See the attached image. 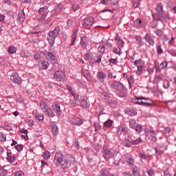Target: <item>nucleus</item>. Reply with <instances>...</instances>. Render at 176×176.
I'll list each match as a JSON object with an SVG mask.
<instances>
[{
    "label": "nucleus",
    "mask_w": 176,
    "mask_h": 176,
    "mask_svg": "<svg viewBox=\"0 0 176 176\" xmlns=\"http://www.w3.org/2000/svg\"><path fill=\"white\" fill-rule=\"evenodd\" d=\"M54 163L56 166H60L63 170H67L70 168L73 164H75V158L71 155L64 156L63 153H56Z\"/></svg>",
    "instance_id": "f257e3e1"
},
{
    "label": "nucleus",
    "mask_w": 176,
    "mask_h": 176,
    "mask_svg": "<svg viewBox=\"0 0 176 176\" xmlns=\"http://www.w3.org/2000/svg\"><path fill=\"white\" fill-rule=\"evenodd\" d=\"M60 31H61V28L60 26H56L54 30L48 32L47 36V41H48L50 46L53 47L54 45L56 38L60 34Z\"/></svg>",
    "instance_id": "f03ea898"
},
{
    "label": "nucleus",
    "mask_w": 176,
    "mask_h": 176,
    "mask_svg": "<svg viewBox=\"0 0 176 176\" xmlns=\"http://www.w3.org/2000/svg\"><path fill=\"white\" fill-rule=\"evenodd\" d=\"M112 87L115 89V90H117V91H119V96L120 97H126L127 96V92L124 91V85H123V83L114 81L112 84Z\"/></svg>",
    "instance_id": "7ed1b4c3"
},
{
    "label": "nucleus",
    "mask_w": 176,
    "mask_h": 176,
    "mask_svg": "<svg viewBox=\"0 0 176 176\" xmlns=\"http://www.w3.org/2000/svg\"><path fill=\"white\" fill-rule=\"evenodd\" d=\"M40 107L43 113H45L46 116H49V118H54V116H56L54 111L52 109V108L47 107L45 102H41Z\"/></svg>",
    "instance_id": "20e7f679"
},
{
    "label": "nucleus",
    "mask_w": 176,
    "mask_h": 176,
    "mask_svg": "<svg viewBox=\"0 0 176 176\" xmlns=\"http://www.w3.org/2000/svg\"><path fill=\"white\" fill-rule=\"evenodd\" d=\"M54 78L57 82H63L65 79V73L60 70L56 71L54 73Z\"/></svg>",
    "instance_id": "39448f33"
},
{
    "label": "nucleus",
    "mask_w": 176,
    "mask_h": 176,
    "mask_svg": "<svg viewBox=\"0 0 176 176\" xmlns=\"http://www.w3.org/2000/svg\"><path fill=\"white\" fill-rule=\"evenodd\" d=\"M52 109L54 111L55 113L59 118L61 115H63V111H61V107L60 104L57 102H54L52 103Z\"/></svg>",
    "instance_id": "423d86ee"
},
{
    "label": "nucleus",
    "mask_w": 176,
    "mask_h": 176,
    "mask_svg": "<svg viewBox=\"0 0 176 176\" xmlns=\"http://www.w3.org/2000/svg\"><path fill=\"white\" fill-rule=\"evenodd\" d=\"M6 160L8 162V163H10V164L14 163L16 162V156L12 153V151L9 148H7V157Z\"/></svg>",
    "instance_id": "0eeeda50"
},
{
    "label": "nucleus",
    "mask_w": 176,
    "mask_h": 176,
    "mask_svg": "<svg viewBox=\"0 0 176 176\" xmlns=\"http://www.w3.org/2000/svg\"><path fill=\"white\" fill-rule=\"evenodd\" d=\"M45 57L48 60V61H52V63L56 62V54L54 52H50L49 51H45Z\"/></svg>",
    "instance_id": "6e6552de"
},
{
    "label": "nucleus",
    "mask_w": 176,
    "mask_h": 176,
    "mask_svg": "<svg viewBox=\"0 0 176 176\" xmlns=\"http://www.w3.org/2000/svg\"><path fill=\"white\" fill-rule=\"evenodd\" d=\"M10 80L13 82V83H16V85H21V78L19 76L17 73H12L10 76Z\"/></svg>",
    "instance_id": "1a4fd4ad"
},
{
    "label": "nucleus",
    "mask_w": 176,
    "mask_h": 176,
    "mask_svg": "<svg viewBox=\"0 0 176 176\" xmlns=\"http://www.w3.org/2000/svg\"><path fill=\"white\" fill-rule=\"evenodd\" d=\"M80 105L82 106V107L85 109H90V101H89V99L86 97H84L80 99Z\"/></svg>",
    "instance_id": "9d476101"
},
{
    "label": "nucleus",
    "mask_w": 176,
    "mask_h": 176,
    "mask_svg": "<svg viewBox=\"0 0 176 176\" xmlns=\"http://www.w3.org/2000/svg\"><path fill=\"white\" fill-rule=\"evenodd\" d=\"M25 20V13L24 12V10H21L18 14V18L16 19L17 23L19 24H23L24 21Z\"/></svg>",
    "instance_id": "9b49d317"
},
{
    "label": "nucleus",
    "mask_w": 176,
    "mask_h": 176,
    "mask_svg": "<svg viewBox=\"0 0 176 176\" xmlns=\"http://www.w3.org/2000/svg\"><path fill=\"white\" fill-rule=\"evenodd\" d=\"M94 24V17H88L84 20L82 27L83 28H87V27L91 26Z\"/></svg>",
    "instance_id": "f8f14e48"
},
{
    "label": "nucleus",
    "mask_w": 176,
    "mask_h": 176,
    "mask_svg": "<svg viewBox=\"0 0 176 176\" xmlns=\"http://www.w3.org/2000/svg\"><path fill=\"white\" fill-rule=\"evenodd\" d=\"M128 131L127 126L124 124H120L118 126V134L119 135H122V134H126Z\"/></svg>",
    "instance_id": "ddd939ff"
},
{
    "label": "nucleus",
    "mask_w": 176,
    "mask_h": 176,
    "mask_svg": "<svg viewBox=\"0 0 176 176\" xmlns=\"http://www.w3.org/2000/svg\"><path fill=\"white\" fill-rule=\"evenodd\" d=\"M50 127L51 129L53 135H57L58 134V126L56 125L54 122H50Z\"/></svg>",
    "instance_id": "4468645a"
},
{
    "label": "nucleus",
    "mask_w": 176,
    "mask_h": 176,
    "mask_svg": "<svg viewBox=\"0 0 176 176\" xmlns=\"http://www.w3.org/2000/svg\"><path fill=\"white\" fill-rule=\"evenodd\" d=\"M103 157L105 159L107 162H109V159H111V151L108 149L107 147H103Z\"/></svg>",
    "instance_id": "2eb2a0df"
},
{
    "label": "nucleus",
    "mask_w": 176,
    "mask_h": 176,
    "mask_svg": "<svg viewBox=\"0 0 176 176\" xmlns=\"http://www.w3.org/2000/svg\"><path fill=\"white\" fill-rule=\"evenodd\" d=\"M70 122L74 126H82V124L83 123V120L79 118H74L72 120H70Z\"/></svg>",
    "instance_id": "dca6fc26"
},
{
    "label": "nucleus",
    "mask_w": 176,
    "mask_h": 176,
    "mask_svg": "<svg viewBox=\"0 0 176 176\" xmlns=\"http://www.w3.org/2000/svg\"><path fill=\"white\" fill-rule=\"evenodd\" d=\"M136 104H139L140 105H151L149 102H148V99L141 96L140 98H138V101Z\"/></svg>",
    "instance_id": "f3484780"
},
{
    "label": "nucleus",
    "mask_w": 176,
    "mask_h": 176,
    "mask_svg": "<svg viewBox=\"0 0 176 176\" xmlns=\"http://www.w3.org/2000/svg\"><path fill=\"white\" fill-rule=\"evenodd\" d=\"M156 72H160L162 69H166L167 68V62L162 63L159 66L155 67Z\"/></svg>",
    "instance_id": "a211bd4d"
},
{
    "label": "nucleus",
    "mask_w": 176,
    "mask_h": 176,
    "mask_svg": "<svg viewBox=\"0 0 176 176\" xmlns=\"http://www.w3.org/2000/svg\"><path fill=\"white\" fill-rule=\"evenodd\" d=\"M156 12L159 17L161 16L162 14L164 13V11H163V4H162V3L157 4Z\"/></svg>",
    "instance_id": "6ab92c4d"
},
{
    "label": "nucleus",
    "mask_w": 176,
    "mask_h": 176,
    "mask_svg": "<svg viewBox=\"0 0 176 176\" xmlns=\"http://www.w3.org/2000/svg\"><path fill=\"white\" fill-rule=\"evenodd\" d=\"M125 113L131 117L135 116L137 115V110L134 109H126Z\"/></svg>",
    "instance_id": "aec40b11"
},
{
    "label": "nucleus",
    "mask_w": 176,
    "mask_h": 176,
    "mask_svg": "<svg viewBox=\"0 0 176 176\" xmlns=\"http://www.w3.org/2000/svg\"><path fill=\"white\" fill-rule=\"evenodd\" d=\"M80 45L82 47H86L89 45V38L87 36L81 37Z\"/></svg>",
    "instance_id": "412c9836"
},
{
    "label": "nucleus",
    "mask_w": 176,
    "mask_h": 176,
    "mask_svg": "<svg viewBox=\"0 0 176 176\" xmlns=\"http://www.w3.org/2000/svg\"><path fill=\"white\" fill-rule=\"evenodd\" d=\"M38 67L41 69H47V67H49V62L40 60L38 62Z\"/></svg>",
    "instance_id": "4be33fe9"
},
{
    "label": "nucleus",
    "mask_w": 176,
    "mask_h": 176,
    "mask_svg": "<svg viewBox=\"0 0 176 176\" xmlns=\"http://www.w3.org/2000/svg\"><path fill=\"white\" fill-rule=\"evenodd\" d=\"M105 76H106L105 73L102 72H98L97 74V78L98 80L100 81L101 83L104 82V79H105Z\"/></svg>",
    "instance_id": "5701e85b"
},
{
    "label": "nucleus",
    "mask_w": 176,
    "mask_h": 176,
    "mask_svg": "<svg viewBox=\"0 0 176 176\" xmlns=\"http://www.w3.org/2000/svg\"><path fill=\"white\" fill-rule=\"evenodd\" d=\"M102 58V55L97 54L95 53V55H94V58L92 60H94V63L100 64L101 63Z\"/></svg>",
    "instance_id": "b1692460"
},
{
    "label": "nucleus",
    "mask_w": 176,
    "mask_h": 176,
    "mask_svg": "<svg viewBox=\"0 0 176 176\" xmlns=\"http://www.w3.org/2000/svg\"><path fill=\"white\" fill-rule=\"evenodd\" d=\"M144 38L149 45H151V46H153L155 45V41H153V38L151 37V34H146Z\"/></svg>",
    "instance_id": "393cba45"
},
{
    "label": "nucleus",
    "mask_w": 176,
    "mask_h": 176,
    "mask_svg": "<svg viewBox=\"0 0 176 176\" xmlns=\"http://www.w3.org/2000/svg\"><path fill=\"white\" fill-rule=\"evenodd\" d=\"M76 35H78V30L75 29L73 30V34L72 35V43L70 44V46H74V43H75V41H76Z\"/></svg>",
    "instance_id": "a878e982"
},
{
    "label": "nucleus",
    "mask_w": 176,
    "mask_h": 176,
    "mask_svg": "<svg viewBox=\"0 0 176 176\" xmlns=\"http://www.w3.org/2000/svg\"><path fill=\"white\" fill-rule=\"evenodd\" d=\"M43 57H45V52H38L34 55L35 60H42Z\"/></svg>",
    "instance_id": "bb28decb"
},
{
    "label": "nucleus",
    "mask_w": 176,
    "mask_h": 176,
    "mask_svg": "<svg viewBox=\"0 0 176 176\" xmlns=\"http://www.w3.org/2000/svg\"><path fill=\"white\" fill-rule=\"evenodd\" d=\"M147 137L149 140H153V138H155V131L152 129H148L147 132Z\"/></svg>",
    "instance_id": "cd10ccee"
},
{
    "label": "nucleus",
    "mask_w": 176,
    "mask_h": 176,
    "mask_svg": "<svg viewBox=\"0 0 176 176\" xmlns=\"http://www.w3.org/2000/svg\"><path fill=\"white\" fill-rule=\"evenodd\" d=\"M8 52L9 54H14L17 52V47L10 45L8 49Z\"/></svg>",
    "instance_id": "c85d7f7f"
},
{
    "label": "nucleus",
    "mask_w": 176,
    "mask_h": 176,
    "mask_svg": "<svg viewBox=\"0 0 176 176\" xmlns=\"http://www.w3.org/2000/svg\"><path fill=\"white\" fill-rule=\"evenodd\" d=\"M120 0H110V5H111L112 8L115 9V8H118L119 6V1Z\"/></svg>",
    "instance_id": "c756f323"
},
{
    "label": "nucleus",
    "mask_w": 176,
    "mask_h": 176,
    "mask_svg": "<svg viewBox=\"0 0 176 176\" xmlns=\"http://www.w3.org/2000/svg\"><path fill=\"white\" fill-rule=\"evenodd\" d=\"M133 175L134 176H141V173H140V168L137 166L133 167Z\"/></svg>",
    "instance_id": "7c9ffc66"
},
{
    "label": "nucleus",
    "mask_w": 176,
    "mask_h": 176,
    "mask_svg": "<svg viewBox=\"0 0 176 176\" xmlns=\"http://www.w3.org/2000/svg\"><path fill=\"white\" fill-rule=\"evenodd\" d=\"M142 142V138L141 137H139L136 140H131V144L132 145H138Z\"/></svg>",
    "instance_id": "2f4dec72"
},
{
    "label": "nucleus",
    "mask_w": 176,
    "mask_h": 176,
    "mask_svg": "<svg viewBox=\"0 0 176 176\" xmlns=\"http://www.w3.org/2000/svg\"><path fill=\"white\" fill-rule=\"evenodd\" d=\"M112 124H113V120H108L104 123V127H106L107 129H108L109 127H112Z\"/></svg>",
    "instance_id": "473e14b6"
},
{
    "label": "nucleus",
    "mask_w": 176,
    "mask_h": 176,
    "mask_svg": "<svg viewBox=\"0 0 176 176\" xmlns=\"http://www.w3.org/2000/svg\"><path fill=\"white\" fill-rule=\"evenodd\" d=\"M41 16L40 18H38V21L41 23H43V24H49V22L46 21V20L45 19H46V14H41Z\"/></svg>",
    "instance_id": "72a5a7b5"
},
{
    "label": "nucleus",
    "mask_w": 176,
    "mask_h": 176,
    "mask_svg": "<svg viewBox=\"0 0 176 176\" xmlns=\"http://www.w3.org/2000/svg\"><path fill=\"white\" fill-rule=\"evenodd\" d=\"M95 54L96 53H92V52H90V51H88L85 54V56L87 60H93V58H94Z\"/></svg>",
    "instance_id": "f704fd0d"
},
{
    "label": "nucleus",
    "mask_w": 176,
    "mask_h": 176,
    "mask_svg": "<svg viewBox=\"0 0 176 176\" xmlns=\"http://www.w3.org/2000/svg\"><path fill=\"white\" fill-rule=\"evenodd\" d=\"M134 82H135L134 77H133V76H129L128 78L129 89H131L133 87V85H134Z\"/></svg>",
    "instance_id": "c9c22d12"
},
{
    "label": "nucleus",
    "mask_w": 176,
    "mask_h": 176,
    "mask_svg": "<svg viewBox=\"0 0 176 176\" xmlns=\"http://www.w3.org/2000/svg\"><path fill=\"white\" fill-rule=\"evenodd\" d=\"M99 176H109V172L107 169H101L99 172Z\"/></svg>",
    "instance_id": "e433bc0d"
},
{
    "label": "nucleus",
    "mask_w": 176,
    "mask_h": 176,
    "mask_svg": "<svg viewBox=\"0 0 176 176\" xmlns=\"http://www.w3.org/2000/svg\"><path fill=\"white\" fill-rule=\"evenodd\" d=\"M138 124H137V121H135V120H131L129 121V126L131 129H135Z\"/></svg>",
    "instance_id": "4c0bfd02"
},
{
    "label": "nucleus",
    "mask_w": 176,
    "mask_h": 176,
    "mask_svg": "<svg viewBox=\"0 0 176 176\" xmlns=\"http://www.w3.org/2000/svg\"><path fill=\"white\" fill-rule=\"evenodd\" d=\"M116 155H118V152L115 151L113 154V157L114 159V164L115 166H119L120 163V160H116Z\"/></svg>",
    "instance_id": "58836bf2"
},
{
    "label": "nucleus",
    "mask_w": 176,
    "mask_h": 176,
    "mask_svg": "<svg viewBox=\"0 0 176 176\" xmlns=\"http://www.w3.org/2000/svg\"><path fill=\"white\" fill-rule=\"evenodd\" d=\"M113 52L115 54H118V56H120V54H122V50L120 49V47H114L113 50Z\"/></svg>",
    "instance_id": "ea45409f"
},
{
    "label": "nucleus",
    "mask_w": 176,
    "mask_h": 176,
    "mask_svg": "<svg viewBox=\"0 0 176 176\" xmlns=\"http://www.w3.org/2000/svg\"><path fill=\"white\" fill-rule=\"evenodd\" d=\"M0 141L1 142H5L6 141V134L3 132H0Z\"/></svg>",
    "instance_id": "a19ab883"
},
{
    "label": "nucleus",
    "mask_w": 176,
    "mask_h": 176,
    "mask_svg": "<svg viewBox=\"0 0 176 176\" xmlns=\"http://www.w3.org/2000/svg\"><path fill=\"white\" fill-rule=\"evenodd\" d=\"M36 120H39L40 122H43L45 119V116L43 114H38L35 116Z\"/></svg>",
    "instance_id": "79ce46f5"
},
{
    "label": "nucleus",
    "mask_w": 176,
    "mask_h": 176,
    "mask_svg": "<svg viewBox=\"0 0 176 176\" xmlns=\"http://www.w3.org/2000/svg\"><path fill=\"white\" fill-rule=\"evenodd\" d=\"M47 10V6H44L38 10L39 14H45V12Z\"/></svg>",
    "instance_id": "37998d69"
},
{
    "label": "nucleus",
    "mask_w": 176,
    "mask_h": 176,
    "mask_svg": "<svg viewBox=\"0 0 176 176\" xmlns=\"http://www.w3.org/2000/svg\"><path fill=\"white\" fill-rule=\"evenodd\" d=\"M123 144L124 146H126L127 148H130V146H131L132 145L131 141H130V140L129 139H125V141L124 142Z\"/></svg>",
    "instance_id": "c03bdc74"
},
{
    "label": "nucleus",
    "mask_w": 176,
    "mask_h": 176,
    "mask_svg": "<svg viewBox=\"0 0 176 176\" xmlns=\"http://www.w3.org/2000/svg\"><path fill=\"white\" fill-rule=\"evenodd\" d=\"M159 17H162V19H165V20H170V14H168V12H166V13L164 12Z\"/></svg>",
    "instance_id": "a18cd8bd"
},
{
    "label": "nucleus",
    "mask_w": 176,
    "mask_h": 176,
    "mask_svg": "<svg viewBox=\"0 0 176 176\" xmlns=\"http://www.w3.org/2000/svg\"><path fill=\"white\" fill-rule=\"evenodd\" d=\"M64 8V6L63 4H58L55 6V10L56 12H60V10H63V8Z\"/></svg>",
    "instance_id": "49530a36"
},
{
    "label": "nucleus",
    "mask_w": 176,
    "mask_h": 176,
    "mask_svg": "<svg viewBox=\"0 0 176 176\" xmlns=\"http://www.w3.org/2000/svg\"><path fill=\"white\" fill-rule=\"evenodd\" d=\"M135 130L137 133H139V134L142 131V126L140 124H137L136 126L135 127Z\"/></svg>",
    "instance_id": "de8ad7c7"
},
{
    "label": "nucleus",
    "mask_w": 176,
    "mask_h": 176,
    "mask_svg": "<svg viewBox=\"0 0 176 176\" xmlns=\"http://www.w3.org/2000/svg\"><path fill=\"white\" fill-rule=\"evenodd\" d=\"M117 43L120 48L123 47L124 46V41H123V40H122V38H119Z\"/></svg>",
    "instance_id": "09e8293b"
},
{
    "label": "nucleus",
    "mask_w": 176,
    "mask_h": 176,
    "mask_svg": "<svg viewBox=\"0 0 176 176\" xmlns=\"http://www.w3.org/2000/svg\"><path fill=\"white\" fill-rule=\"evenodd\" d=\"M109 63L113 64V65H118V58H110Z\"/></svg>",
    "instance_id": "8fccbe9b"
},
{
    "label": "nucleus",
    "mask_w": 176,
    "mask_h": 176,
    "mask_svg": "<svg viewBox=\"0 0 176 176\" xmlns=\"http://www.w3.org/2000/svg\"><path fill=\"white\" fill-rule=\"evenodd\" d=\"M102 98L103 100H108V98H109V94H108V93H107L105 91H102Z\"/></svg>",
    "instance_id": "3c124183"
},
{
    "label": "nucleus",
    "mask_w": 176,
    "mask_h": 176,
    "mask_svg": "<svg viewBox=\"0 0 176 176\" xmlns=\"http://www.w3.org/2000/svg\"><path fill=\"white\" fill-rule=\"evenodd\" d=\"M98 51L99 53H105V45H100L98 47Z\"/></svg>",
    "instance_id": "603ef678"
},
{
    "label": "nucleus",
    "mask_w": 176,
    "mask_h": 176,
    "mask_svg": "<svg viewBox=\"0 0 176 176\" xmlns=\"http://www.w3.org/2000/svg\"><path fill=\"white\" fill-rule=\"evenodd\" d=\"M43 157H44V159H45V160H47L50 159V152L45 151L44 153Z\"/></svg>",
    "instance_id": "864d4df0"
},
{
    "label": "nucleus",
    "mask_w": 176,
    "mask_h": 176,
    "mask_svg": "<svg viewBox=\"0 0 176 176\" xmlns=\"http://www.w3.org/2000/svg\"><path fill=\"white\" fill-rule=\"evenodd\" d=\"M133 8H137L140 5V0H132Z\"/></svg>",
    "instance_id": "5fc2aeb1"
},
{
    "label": "nucleus",
    "mask_w": 176,
    "mask_h": 176,
    "mask_svg": "<svg viewBox=\"0 0 176 176\" xmlns=\"http://www.w3.org/2000/svg\"><path fill=\"white\" fill-rule=\"evenodd\" d=\"M19 54L22 58L28 57V53L25 50L21 51Z\"/></svg>",
    "instance_id": "6e6d98bb"
},
{
    "label": "nucleus",
    "mask_w": 176,
    "mask_h": 176,
    "mask_svg": "<svg viewBox=\"0 0 176 176\" xmlns=\"http://www.w3.org/2000/svg\"><path fill=\"white\" fill-rule=\"evenodd\" d=\"M162 80H163V76L162 75H159L155 78V83H159Z\"/></svg>",
    "instance_id": "4d7b16f0"
},
{
    "label": "nucleus",
    "mask_w": 176,
    "mask_h": 176,
    "mask_svg": "<svg viewBox=\"0 0 176 176\" xmlns=\"http://www.w3.org/2000/svg\"><path fill=\"white\" fill-rule=\"evenodd\" d=\"M8 170L5 169H0V176H6Z\"/></svg>",
    "instance_id": "13d9d810"
},
{
    "label": "nucleus",
    "mask_w": 176,
    "mask_h": 176,
    "mask_svg": "<svg viewBox=\"0 0 176 176\" xmlns=\"http://www.w3.org/2000/svg\"><path fill=\"white\" fill-rule=\"evenodd\" d=\"M94 127H95V131H98L101 130V125H100L99 123H95Z\"/></svg>",
    "instance_id": "bf43d9fd"
},
{
    "label": "nucleus",
    "mask_w": 176,
    "mask_h": 176,
    "mask_svg": "<svg viewBox=\"0 0 176 176\" xmlns=\"http://www.w3.org/2000/svg\"><path fill=\"white\" fill-rule=\"evenodd\" d=\"M15 149H16L18 152H21V151H23V145L17 144L15 146Z\"/></svg>",
    "instance_id": "052dcab7"
},
{
    "label": "nucleus",
    "mask_w": 176,
    "mask_h": 176,
    "mask_svg": "<svg viewBox=\"0 0 176 176\" xmlns=\"http://www.w3.org/2000/svg\"><path fill=\"white\" fill-rule=\"evenodd\" d=\"M126 162L129 163V164H134V159H133V157L131 156L126 160Z\"/></svg>",
    "instance_id": "680f3d73"
},
{
    "label": "nucleus",
    "mask_w": 176,
    "mask_h": 176,
    "mask_svg": "<svg viewBox=\"0 0 176 176\" xmlns=\"http://www.w3.org/2000/svg\"><path fill=\"white\" fill-rule=\"evenodd\" d=\"M155 34L156 35H158V36H162V35L164 34V32H163V30H157Z\"/></svg>",
    "instance_id": "e2e57ef3"
},
{
    "label": "nucleus",
    "mask_w": 176,
    "mask_h": 176,
    "mask_svg": "<svg viewBox=\"0 0 176 176\" xmlns=\"http://www.w3.org/2000/svg\"><path fill=\"white\" fill-rule=\"evenodd\" d=\"M3 129L6 130V131H12V130H13L12 126L10 125H6Z\"/></svg>",
    "instance_id": "0e129e2a"
},
{
    "label": "nucleus",
    "mask_w": 176,
    "mask_h": 176,
    "mask_svg": "<svg viewBox=\"0 0 176 176\" xmlns=\"http://www.w3.org/2000/svg\"><path fill=\"white\" fill-rule=\"evenodd\" d=\"M157 54H162V53H163V50L162 49V47L160 45H158L157 47Z\"/></svg>",
    "instance_id": "69168bd1"
},
{
    "label": "nucleus",
    "mask_w": 176,
    "mask_h": 176,
    "mask_svg": "<svg viewBox=\"0 0 176 176\" xmlns=\"http://www.w3.org/2000/svg\"><path fill=\"white\" fill-rule=\"evenodd\" d=\"M147 174L149 176H153V175H155V171L152 169L147 170Z\"/></svg>",
    "instance_id": "338daca9"
},
{
    "label": "nucleus",
    "mask_w": 176,
    "mask_h": 176,
    "mask_svg": "<svg viewBox=\"0 0 176 176\" xmlns=\"http://www.w3.org/2000/svg\"><path fill=\"white\" fill-rule=\"evenodd\" d=\"M15 176H25L24 175V173H23V171H17L15 173Z\"/></svg>",
    "instance_id": "774afa93"
}]
</instances>
